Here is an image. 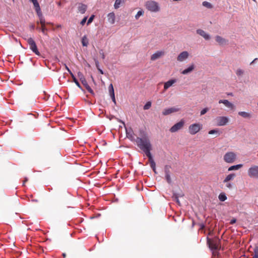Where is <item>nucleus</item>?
<instances>
[{"instance_id": "obj_10", "label": "nucleus", "mask_w": 258, "mask_h": 258, "mask_svg": "<svg viewBox=\"0 0 258 258\" xmlns=\"http://www.w3.org/2000/svg\"><path fill=\"white\" fill-rule=\"evenodd\" d=\"M30 1L33 4L34 8L36 12L37 16L39 17V19L40 18H43V16L42 15L39 4L37 0H30Z\"/></svg>"}, {"instance_id": "obj_48", "label": "nucleus", "mask_w": 258, "mask_h": 258, "mask_svg": "<svg viewBox=\"0 0 258 258\" xmlns=\"http://www.w3.org/2000/svg\"><path fill=\"white\" fill-rule=\"evenodd\" d=\"M150 164L152 169L156 168V163L155 162H152V163H150Z\"/></svg>"}, {"instance_id": "obj_35", "label": "nucleus", "mask_w": 258, "mask_h": 258, "mask_svg": "<svg viewBox=\"0 0 258 258\" xmlns=\"http://www.w3.org/2000/svg\"><path fill=\"white\" fill-rule=\"evenodd\" d=\"M108 90L110 95L114 94L113 87L112 84H110Z\"/></svg>"}, {"instance_id": "obj_49", "label": "nucleus", "mask_w": 258, "mask_h": 258, "mask_svg": "<svg viewBox=\"0 0 258 258\" xmlns=\"http://www.w3.org/2000/svg\"><path fill=\"white\" fill-rule=\"evenodd\" d=\"M110 97H111L113 102L114 103V104H116V100H115V95L114 94L111 95Z\"/></svg>"}, {"instance_id": "obj_53", "label": "nucleus", "mask_w": 258, "mask_h": 258, "mask_svg": "<svg viewBox=\"0 0 258 258\" xmlns=\"http://www.w3.org/2000/svg\"><path fill=\"white\" fill-rule=\"evenodd\" d=\"M64 66H65V68H66V70L70 73V74L71 73H72L71 70L69 69V68L67 67V66L66 64H64Z\"/></svg>"}, {"instance_id": "obj_46", "label": "nucleus", "mask_w": 258, "mask_h": 258, "mask_svg": "<svg viewBox=\"0 0 258 258\" xmlns=\"http://www.w3.org/2000/svg\"><path fill=\"white\" fill-rule=\"evenodd\" d=\"M99 53L101 55L102 58L103 59H104L105 58V54H104L102 49H101L99 51Z\"/></svg>"}, {"instance_id": "obj_13", "label": "nucleus", "mask_w": 258, "mask_h": 258, "mask_svg": "<svg viewBox=\"0 0 258 258\" xmlns=\"http://www.w3.org/2000/svg\"><path fill=\"white\" fill-rule=\"evenodd\" d=\"M189 54L187 51H184L181 52L177 56V60L181 62L185 60L188 58Z\"/></svg>"}, {"instance_id": "obj_36", "label": "nucleus", "mask_w": 258, "mask_h": 258, "mask_svg": "<svg viewBox=\"0 0 258 258\" xmlns=\"http://www.w3.org/2000/svg\"><path fill=\"white\" fill-rule=\"evenodd\" d=\"M151 102L150 101H148L144 106L143 108L144 110H148L151 107Z\"/></svg>"}, {"instance_id": "obj_58", "label": "nucleus", "mask_w": 258, "mask_h": 258, "mask_svg": "<svg viewBox=\"0 0 258 258\" xmlns=\"http://www.w3.org/2000/svg\"><path fill=\"white\" fill-rule=\"evenodd\" d=\"M46 24H48H48H50V25H53V24H52V23H50V22H47V23H46Z\"/></svg>"}, {"instance_id": "obj_17", "label": "nucleus", "mask_w": 258, "mask_h": 258, "mask_svg": "<svg viewBox=\"0 0 258 258\" xmlns=\"http://www.w3.org/2000/svg\"><path fill=\"white\" fill-rule=\"evenodd\" d=\"M219 103H223L224 104L226 107L233 109L234 107V105L229 102L228 100H220L219 101Z\"/></svg>"}, {"instance_id": "obj_5", "label": "nucleus", "mask_w": 258, "mask_h": 258, "mask_svg": "<svg viewBox=\"0 0 258 258\" xmlns=\"http://www.w3.org/2000/svg\"><path fill=\"white\" fill-rule=\"evenodd\" d=\"M202 127V125L199 123H194L190 125L188 127V131L190 135H195L198 133Z\"/></svg>"}, {"instance_id": "obj_12", "label": "nucleus", "mask_w": 258, "mask_h": 258, "mask_svg": "<svg viewBox=\"0 0 258 258\" xmlns=\"http://www.w3.org/2000/svg\"><path fill=\"white\" fill-rule=\"evenodd\" d=\"M179 110V108L176 107H173L169 108H166L163 110L162 112V114L164 115H167L169 114H170L172 113L176 112Z\"/></svg>"}, {"instance_id": "obj_40", "label": "nucleus", "mask_w": 258, "mask_h": 258, "mask_svg": "<svg viewBox=\"0 0 258 258\" xmlns=\"http://www.w3.org/2000/svg\"><path fill=\"white\" fill-rule=\"evenodd\" d=\"M236 74L238 76H242L243 74V71L240 69H238L236 72Z\"/></svg>"}, {"instance_id": "obj_62", "label": "nucleus", "mask_w": 258, "mask_h": 258, "mask_svg": "<svg viewBox=\"0 0 258 258\" xmlns=\"http://www.w3.org/2000/svg\"><path fill=\"white\" fill-rule=\"evenodd\" d=\"M57 4H58V6H61V3H60V2H58V3H57Z\"/></svg>"}, {"instance_id": "obj_56", "label": "nucleus", "mask_w": 258, "mask_h": 258, "mask_svg": "<svg viewBox=\"0 0 258 258\" xmlns=\"http://www.w3.org/2000/svg\"><path fill=\"white\" fill-rule=\"evenodd\" d=\"M27 180H28V179L26 178L24 181L23 185H24L25 182H27Z\"/></svg>"}, {"instance_id": "obj_27", "label": "nucleus", "mask_w": 258, "mask_h": 258, "mask_svg": "<svg viewBox=\"0 0 258 258\" xmlns=\"http://www.w3.org/2000/svg\"><path fill=\"white\" fill-rule=\"evenodd\" d=\"M82 44L83 46H87L89 44L88 39L86 35L84 36L82 39Z\"/></svg>"}, {"instance_id": "obj_32", "label": "nucleus", "mask_w": 258, "mask_h": 258, "mask_svg": "<svg viewBox=\"0 0 258 258\" xmlns=\"http://www.w3.org/2000/svg\"><path fill=\"white\" fill-rule=\"evenodd\" d=\"M127 136L132 141L135 142L136 139H135V138H134L133 133H127Z\"/></svg>"}, {"instance_id": "obj_39", "label": "nucleus", "mask_w": 258, "mask_h": 258, "mask_svg": "<svg viewBox=\"0 0 258 258\" xmlns=\"http://www.w3.org/2000/svg\"><path fill=\"white\" fill-rule=\"evenodd\" d=\"M144 14V12L142 11H139L135 16V18L137 20L141 16H142Z\"/></svg>"}, {"instance_id": "obj_42", "label": "nucleus", "mask_w": 258, "mask_h": 258, "mask_svg": "<svg viewBox=\"0 0 258 258\" xmlns=\"http://www.w3.org/2000/svg\"><path fill=\"white\" fill-rule=\"evenodd\" d=\"M94 18V15H92L90 18L89 19H88V22L87 23V24L88 25H89L91 23H92V22L93 21V19Z\"/></svg>"}, {"instance_id": "obj_55", "label": "nucleus", "mask_w": 258, "mask_h": 258, "mask_svg": "<svg viewBox=\"0 0 258 258\" xmlns=\"http://www.w3.org/2000/svg\"><path fill=\"white\" fill-rule=\"evenodd\" d=\"M71 75L72 76L73 79V81H74V78H75V77L74 76V75L72 73H70Z\"/></svg>"}, {"instance_id": "obj_29", "label": "nucleus", "mask_w": 258, "mask_h": 258, "mask_svg": "<svg viewBox=\"0 0 258 258\" xmlns=\"http://www.w3.org/2000/svg\"><path fill=\"white\" fill-rule=\"evenodd\" d=\"M219 199L220 201L224 202L227 199V197L224 193H221L219 195Z\"/></svg>"}, {"instance_id": "obj_61", "label": "nucleus", "mask_w": 258, "mask_h": 258, "mask_svg": "<svg viewBox=\"0 0 258 258\" xmlns=\"http://www.w3.org/2000/svg\"><path fill=\"white\" fill-rule=\"evenodd\" d=\"M61 26L60 25H58L57 26V28H61Z\"/></svg>"}, {"instance_id": "obj_64", "label": "nucleus", "mask_w": 258, "mask_h": 258, "mask_svg": "<svg viewBox=\"0 0 258 258\" xmlns=\"http://www.w3.org/2000/svg\"><path fill=\"white\" fill-rule=\"evenodd\" d=\"M252 1H254V2H256V0H252Z\"/></svg>"}, {"instance_id": "obj_9", "label": "nucleus", "mask_w": 258, "mask_h": 258, "mask_svg": "<svg viewBox=\"0 0 258 258\" xmlns=\"http://www.w3.org/2000/svg\"><path fill=\"white\" fill-rule=\"evenodd\" d=\"M184 123V120L183 119H181L178 122L175 123L170 128V132L171 133H175L178 131L183 127Z\"/></svg>"}, {"instance_id": "obj_52", "label": "nucleus", "mask_w": 258, "mask_h": 258, "mask_svg": "<svg viewBox=\"0 0 258 258\" xmlns=\"http://www.w3.org/2000/svg\"><path fill=\"white\" fill-rule=\"evenodd\" d=\"M80 80H81V82H82V84H83V82H84V81H87L86 80V79H85L83 77H82L80 78Z\"/></svg>"}, {"instance_id": "obj_24", "label": "nucleus", "mask_w": 258, "mask_h": 258, "mask_svg": "<svg viewBox=\"0 0 258 258\" xmlns=\"http://www.w3.org/2000/svg\"><path fill=\"white\" fill-rule=\"evenodd\" d=\"M235 176L236 175L235 173H231L226 177V178L223 180V182H227L230 180H232Z\"/></svg>"}, {"instance_id": "obj_6", "label": "nucleus", "mask_w": 258, "mask_h": 258, "mask_svg": "<svg viewBox=\"0 0 258 258\" xmlns=\"http://www.w3.org/2000/svg\"><path fill=\"white\" fill-rule=\"evenodd\" d=\"M140 149L142 150L145 153L146 155L148 157L150 163H152V162H154L150 152L151 150H152L151 144H149L148 146Z\"/></svg>"}, {"instance_id": "obj_34", "label": "nucleus", "mask_w": 258, "mask_h": 258, "mask_svg": "<svg viewBox=\"0 0 258 258\" xmlns=\"http://www.w3.org/2000/svg\"><path fill=\"white\" fill-rule=\"evenodd\" d=\"M209 135H213L214 134H217V137L220 135V133L218 130H212L209 132Z\"/></svg>"}, {"instance_id": "obj_38", "label": "nucleus", "mask_w": 258, "mask_h": 258, "mask_svg": "<svg viewBox=\"0 0 258 258\" xmlns=\"http://www.w3.org/2000/svg\"><path fill=\"white\" fill-rule=\"evenodd\" d=\"M172 198L174 201H175L177 203H178V204H179V205L180 204V202L178 199V197L176 194H175V193L173 194Z\"/></svg>"}, {"instance_id": "obj_59", "label": "nucleus", "mask_w": 258, "mask_h": 258, "mask_svg": "<svg viewBox=\"0 0 258 258\" xmlns=\"http://www.w3.org/2000/svg\"><path fill=\"white\" fill-rule=\"evenodd\" d=\"M257 59V58H255L251 63L250 64H252V63H253Z\"/></svg>"}, {"instance_id": "obj_44", "label": "nucleus", "mask_w": 258, "mask_h": 258, "mask_svg": "<svg viewBox=\"0 0 258 258\" xmlns=\"http://www.w3.org/2000/svg\"><path fill=\"white\" fill-rule=\"evenodd\" d=\"M75 83L76 84V85L80 88L81 89V86L80 84V83H79V82L78 81V80H77V79L76 78H74V81Z\"/></svg>"}, {"instance_id": "obj_37", "label": "nucleus", "mask_w": 258, "mask_h": 258, "mask_svg": "<svg viewBox=\"0 0 258 258\" xmlns=\"http://www.w3.org/2000/svg\"><path fill=\"white\" fill-rule=\"evenodd\" d=\"M37 23V24L40 23L41 25H46V22L44 18H40L39 19V21H38Z\"/></svg>"}, {"instance_id": "obj_22", "label": "nucleus", "mask_w": 258, "mask_h": 258, "mask_svg": "<svg viewBox=\"0 0 258 258\" xmlns=\"http://www.w3.org/2000/svg\"><path fill=\"white\" fill-rule=\"evenodd\" d=\"M195 69V65L192 64L188 68L184 70L181 72V74L183 75H186L191 73Z\"/></svg>"}, {"instance_id": "obj_28", "label": "nucleus", "mask_w": 258, "mask_h": 258, "mask_svg": "<svg viewBox=\"0 0 258 258\" xmlns=\"http://www.w3.org/2000/svg\"><path fill=\"white\" fill-rule=\"evenodd\" d=\"M37 29L40 30L38 27ZM40 30L44 35H47L48 29L46 28V25H41Z\"/></svg>"}, {"instance_id": "obj_50", "label": "nucleus", "mask_w": 258, "mask_h": 258, "mask_svg": "<svg viewBox=\"0 0 258 258\" xmlns=\"http://www.w3.org/2000/svg\"><path fill=\"white\" fill-rule=\"evenodd\" d=\"M95 65H96L97 69H99V61L95 59Z\"/></svg>"}, {"instance_id": "obj_18", "label": "nucleus", "mask_w": 258, "mask_h": 258, "mask_svg": "<svg viewBox=\"0 0 258 258\" xmlns=\"http://www.w3.org/2000/svg\"><path fill=\"white\" fill-rule=\"evenodd\" d=\"M215 40L220 45H222L226 44L228 42L227 40L219 35L215 37Z\"/></svg>"}, {"instance_id": "obj_4", "label": "nucleus", "mask_w": 258, "mask_h": 258, "mask_svg": "<svg viewBox=\"0 0 258 258\" xmlns=\"http://www.w3.org/2000/svg\"><path fill=\"white\" fill-rule=\"evenodd\" d=\"M236 159V155L233 152H227L223 157L224 161L228 163H233Z\"/></svg>"}, {"instance_id": "obj_54", "label": "nucleus", "mask_w": 258, "mask_h": 258, "mask_svg": "<svg viewBox=\"0 0 258 258\" xmlns=\"http://www.w3.org/2000/svg\"><path fill=\"white\" fill-rule=\"evenodd\" d=\"M98 70L99 71V72L101 74H104L103 71L101 69H100V68L98 69Z\"/></svg>"}, {"instance_id": "obj_3", "label": "nucleus", "mask_w": 258, "mask_h": 258, "mask_svg": "<svg viewBox=\"0 0 258 258\" xmlns=\"http://www.w3.org/2000/svg\"><path fill=\"white\" fill-rule=\"evenodd\" d=\"M146 8L150 11L156 12L159 11V7L157 2L153 1H149L146 2Z\"/></svg>"}, {"instance_id": "obj_2", "label": "nucleus", "mask_w": 258, "mask_h": 258, "mask_svg": "<svg viewBox=\"0 0 258 258\" xmlns=\"http://www.w3.org/2000/svg\"><path fill=\"white\" fill-rule=\"evenodd\" d=\"M207 244L211 250H220L221 247V241L217 237H215L213 238H209L208 237Z\"/></svg>"}, {"instance_id": "obj_7", "label": "nucleus", "mask_w": 258, "mask_h": 258, "mask_svg": "<svg viewBox=\"0 0 258 258\" xmlns=\"http://www.w3.org/2000/svg\"><path fill=\"white\" fill-rule=\"evenodd\" d=\"M247 173L250 177L258 178V166H251L248 169Z\"/></svg>"}, {"instance_id": "obj_20", "label": "nucleus", "mask_w": 258, "mask_h": 258, "mask_svg": "<svg viewBox=\"0 0 258 258\" xmlns=\"http://www.w3.org/2000/svg\"><path fill=\"white\" fill-rule=\"evenodd\" d=\"M87 8V5L84 4L80 3L79 4L78 10L79 13L83 14H84L86 11Z\"/></svg>"}, {"instance_id": "obj_33", "label": "nucleus", "mask_w": 258, "mask_h": 258, "mask_svg": "<svg viewBox=\"0 0 258 258\" xmlns=\"http://www.w3.org/2000/svg\"><path fill=\"white\" fill-rule=\"evenodd\" d=\"M121 0H116L114 5V8L117 9L119 8Z\"/></svg>"}, {"instance_id": "obj_45", "label": "nucleus", "mask_w": 258, "mask_h": 258, "mask_svg": "<svg viewBox=\"0 0 258 258\" xmlns=\"http://www.w3.org/2000/svg\"><path fill=\"white\" fill-rule=\"evenodd\" d=\"M225 183H226V187L230 189L232 187V185L231 183L229 182H224Z\"/></svg>"}, {"instance_id": "obj_51", "label": "nucleus", "mask_w": 258, "mask_h": 258, "mask_svg": "<svg viewBox=\"0 0 258 258\" xmlns=\"http://www.w3.org/2000/svg\"><path fill=\"white\" fill-rule=\"evenodd\" d=\"M236 221V220L235 219H232L231 221H230V223L231 224H233L234 223H235Z\"/></svg>"}, {"instance_id": "obj_43", "label": "nucleus", "mask_w": 258, "mask_h": 258, "mask_svg": "<svg viewBox=\"0 0 258 258\" xmlns=\"http://www.w3.org/2000/svg\"><path fill=\"white\" fill-rule=\"evenodd\" d=\"M219 250H212V255L214 256H218L219 255Z\"/></svg>"}, {"instance_id": "obj_1", "label": "nucleus", "mask_w": 258, "mask_h": 258, "mask_svg": "<svg viewBox=\"0 0 258 258\" xmlns=\"http://www.w3.org/2000/svg\"><path fill=\"white\" fill-rule=\"evenodd\" d=\"M139 133L141 137H137L135 140V142L139 148L146 147L149 144H151L148 135L144 130H140Z\"/></svg>"}, {"instance_id": "obj_21", "label": "nucleus", "mask_w": 258, "mask_h": 258, "mask_svg": "<svg viewBox=\"0 0 258 258\" xmlns=\"http://www.w3.org/2000/svg\"><path fill=\"white\" fill-rule=\"evenodd\" d=\"M176 82V79H171L165 82L164 85V89L166 90L168 88L171 86L173 84Z\"/></svg>"}, {"instance_id": "obj_26", "label": "nucleus", "mask_w": 258, "mask_h": 258, "mask_svg": "<svg viewBox=\"0 0 258 258\" xmlns=\"http://www.w3.org/2000/svg\"><path fill=\"white\" fill-rule=\"evenodd\" d=\"M86 88V89L88 90V91L91 94H94V92L93 90L91 88L89 85L88 84L87 81H84L83 84Z\"/></svg>"}, {"instance_id": "obj_63", "label": "nucleus", "mask_w": 258, "mask_h": 258, "mask_svg": "<svg viewBox=\"0 0 258 258\" xmlns=\"http://www.w3.org/2000/svg\"><path fill=\"white\" fill-rule=\"evenodd\" d=\"M34 26H32V28H34Z\"/></svg>"}, {"instance_id": "obj_8", "label": "nucleus", "mask_w": 258, "mask_h": 258, "mask_svg": "<svg viewBox=\"0 0 258 258\" xmlns=\"http://www.w3.org/2000/svg\"><path fill=\"white\" fill-rule=\"evenodd\" d=\"M27 43L29 45L30 49L37 55H40V53L37 49L36 43L32 38L27 39Z\"/></svg>"}, {"instance_id": "obj_16", "label": "nucleus", "mask_w": 258, "mask_h": 258, "mask_svg": "<svg viewBox=\"0 0 258 258\" xmlns=\"http://www.w3.org/2000/svg\"><path fill=\"white\" fill-rule=\"evenodd\" d=\"M164 54V52L162 51H158L154 53L151 57V59L152 60H155Z\"/></svg>"}, {"instance_id": "obj_41", "label": "nucleus", "mask_w": 258, "mask_h": 258, "mask_svg": "<svg viewBox=\"0 0 258 258\" xmlns=\"http://www.w3.org/2000/svg\"><path fill=\"white\" fill-rule=\"evenodd\" d=\"M208 110H209V108H204L201 111V115H203L205 114V113H206L207 112V111Z\"/></svg>"}, {"instance_id": "obj_30", "label": "nucleus", "mask_w": 258, "mask_h": 258, "mask_svg": "<svg viewBox=\"0 0 258 258\" xmlns=\"http://www.w3.org/2000/svg\"><path fill=\"white\" fill-rule=\"evenodd\" d=\"M202 5L204 7H205L208 9H212L213 6L209 2H208L207 1H204L203 2Z\"/></svg>"}, {"instance_id": "obj_15", "label": "nucleus", "mask_w": 258, "mask_h": 258, "mask_svg": "<svg viewBox=\"0 0 258 258\" xmlns=\"http://www.w3.org/2000/svg\"><path fill=\"white\" fill-rule=\"evenodd\" d=\"M165 179L168 183H171V179L170 175L169 167L166 166L165 167Z\"/></svg>"}, {"instance_id": "obj_60", "label": "nucleus", "mask_w": 258, "mask_h": 258, "mask_svg": "<svg viewBox=\"0 0 258 258\" xmlns=\"http://www.w3.org/2000/svg\"><path fill=\"white\" fill-rule=\"evenodd\" d=\"M62 256L63 257H66V253H63L62 254Z\"/></svg>"}, {"instance_id": "obj_14", "label": "nucleus", "mask_w": 258, "mask_h": 258, "mask_svg": "<svg viewBox=\"0 0 258 258\" xmlns=\"http://www.w3.org/2000/svg\"><path fill=\"white\" fill-rule=\"evenodd\" d=\"M197 34H199L203 38H204L206 40H209L211 38L210 35L209 34H208L205 31L202 29H199L197 30Z\"/></svg>"}, {"instance_id": "obj_47", "label": "nucleus", "mask_w": 258, "mask_h": 258, "mask_svg": "<svg viewBox=\"0 0 258 258\" xmlns=\"http://www.w3.org/2000/svg\"><path fill=\"white\" fill-rule=\"evenodd\" d=\"M87 17H84V18L83 19V20L81 21V23H81V24L82 25H84L85 24V23H86V21H87Z\"/></svg>"}, {"instance_id": "obj_31", "label": "nucleus", "mask_w": 258, "mask_h": 258, "mask_svg": "<svg viewBox=\"0 0 258 258\" xmlns=\"http://www.w3.org/2000/svg\"><path fill=\"white\" fill-rule=\"evenodd\" d=\"M254 254L253 256V258H258V246H256L254 247Z\"/></svg>"}, {"instance_id": "obj_19", "label": "nucleus", "mask_w": 258, "mask_h": 258, "mask_svg": "<svg viewBox=\"0 0 258 258\" xmlns=\"http://www.w3.org/2000/svg\"><path fill=\"white\" fill-rule=\"evenodd\" d=\"M115 16L113 12L109 13L107 15V20L111 24H113L115 23Z\"/></svg>"}, {"instance_id": "obj_11", "label": "nucleus", "mask_w": 258, "mask_h": 258, "mask_svg": "<svg viewBox=\"0 0 258 258\" xmlns=\"http://www.w3.org/2000/svg\"><path fill=\"white\" fill-rule=\"evenodd\" d=\"M216 121L218 126H223L228 122L229 119L226 116H218L216 118Z\"/></svg>"}, {"instance_id": "obj_25", "label": "nucleus", "mask_w": 258, "mask_h": 258, "mask_svg": "<svg viewBox=\"0 0 258 258\" xmlns=\"http://www.w3.org/2000/svg\"><path fill=\"white\" fill-rule=\"evenodd\" d=\"M243 166L242 164H237L236 165H233L229 167L228 171L236 170L241 168Z\"/></svg>"}, {"instance_id": "obj_23", "label": "nucleus", "mask_w": 258, "mask_h": 258, "mask_svg": "<svg viewBox=\"0 0 258 258\" xmlns=\"http://www.w3.org/2000/svg\"><path fill=\"white\" fill-rule=\"evenodd\" d=\"M238 114L245 118H250L251 117V115L250 113L245 111H240L238 112Z\"/></svg>"}, {"instance_id": "obj_57", "label": "nucleus", "mask_w": 258, "mask_h": 258, "mask_svg": "<svg viewBox=\"0 0 258 258\" xmlns=\"http://www.w3.org/2000/svg\"><path fill=\"white\" fill-rule=\"evenodd\" d=\"M152 169H153V171H154L155 173H157V172H156V168H152Z\"/></svg>"}]
</instances>
